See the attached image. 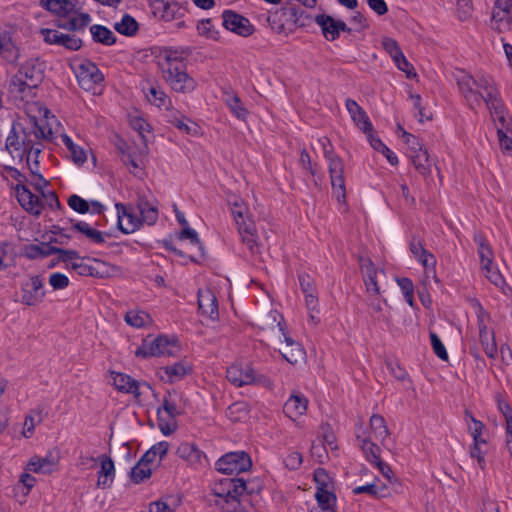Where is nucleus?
<instances>
[{"instance_id":"nucleus-44","label":"nucleus","mask_w":512,"mask_h":512,"mask_svg":"<svg viewBox=\"0 0 512 512\" xmlns=\"http://www.w3.org/2000/svg\"><path fill=\"white\" fill-rule=\"evenodd\" d=\"M224 100L232 113L241 120H245V118L248 115L247 109L243 106L240 98L237 96V94L225 92L224 93Z\"/></svg>"},{"instance_id":"nucleus-22","label":"nucleus","mask_w":512,"mask_h":512,"mask_svg":"<svg viewBox=\"0 0 512 512\" xmlns=\"http://www.w3.org/2000/svg\"><path fill=\"white\" fill-rule=\"evenodd\" d=\"M58 462V456L53 452H48L45 457H32L27 468L34 473L50 474L56 469Z\"/></svg>"},{"instance_id":"nucleus-19","label":"nucleus","mask_w":512,"mask_h":512,"mask_svg":"<svg viewBox=\"0 0 512 512\" xmlns=\"http://www.w3.org/2000/svg\"><path fill=\"white\" fill-rule=\"evenodd\" d=\"M360 265L367 293L371 296H379L380 287L378 284V276L384 275V271L377 270L370 259L360 258Z\"/></svg>"},{"instance_id":"nucleus-48","label":"nucleus","mask_w":512,"mask_h":512,"mask_svg":"<svg viewBox=\"0 0 512 512\" xmlns=\"http://www.w3.org/2000/svg\"><path fill=\"white\" fill-rule=\"evenodd\" d=\"M249 412V405L244 401H238L227 408V416L233 422L245 419Z\"/></svg>"},{"instance_id":"nucleus-31","label":"nucleus","mask_w":512,"mask_h":512,"mask_svg":"<svg viewBox=\"0 0 512 512\" xmlns=\"http://www.w3.org/2000/svg\"><path fill=\"white\" fill-rule=\"evenodd\" d=\"M491 27L499 33H504L512 28V11L494 8L491 17Z\"/></svg>"},{"instance_id":"nucleus-52","label":"nucleus","mask_w":512,"mask_h":512,"mask_svg":"<svg viewBox=\"0 0 512 512\" xmlns=\"http://www.w3.org/2000/svg\"><path fill=\"white\" fill-rule=\"evenodd\" d=\"M152 474V469L149 464L145 463L142 460H139L138 463L131 470V479L134 483H140L146 479H148Z\"/></svg>"},{"instance_id":"nucleus-59","label":"nucleus","mask_w":512,"mask_h":512,"mask_svg":"<svg viewBox=\"0 0 512 512\" xmlns=\"http://www.w3.org/2000/svg\"><path fill=\"white\" fill-rule=\"evenodd\" d=\"M237 480V484H242L244 487H245V492H244V495L246 496V499H247V505L249 506V509H250V512H252L253 510V507L250 503V500L248 498L249 495H252L254 493H259L262 489V486L260 484L259 481L257 482H245L243 479L241 478H236Z\"/></svg>"},{"instance_id":"nucleus-24","label":"nucleus","mask_w":512,"mask_h":512,"mask_svg":"<svg viewBox=\"0 0 512 512\" xmlns=\"http://www.w3.org/2000/svg\"><path fill=\"white\" fill-rule=\"evenodd\" d=\"M198 306L203 315L211 319L218 316V303L214 293L206 288L198 291Z\"/></svg>"},{"instance_id":"nucleus-49","label":"nucleus","mask_w":512,"mask_h":512,"mask_svg":"<svg viewBox=\"0 0 512 512\" xmlns=\"http://www.w3.org/2000/svg\"><path fill=\"white\" fill-rule=\"evenodd\" d=\"M138 209L140 211L142 221L148 225L154 224L158 219V211L147 200L140 199L138 202Z\"/></svg>"},{"instance_id":"nucleus-13","label":"nucleus","mask_w":512,"mask_h":512,"mask_svg":"<svg viewBox=\"0 0 512 512\" xmlns=\"http://www.w3.org/2000/svg\"><path fill=\"white\" fill-rule=\"evenodd\" d=\"M253 324L263 331L274 333L276 338L281 335V332H285L284 318L276 310L255 314Z\"/></svg>"},{"instance_id":"nucleus-54","label":"nucleus","mask_w":512,"mask_h":512,"mask_svg":"<svg viewBox=\"0 0 512 512\" xmlns=\"http://www.w3.org/2000/svg\"><path fill=\"white\" fill-rule=\"evenodd\" d=\"M382 46H383L384 50L392 57L395 64L397 62H399L400 57L404 56L397 41L392 38H389V37L383 38Z\"/></svg>"},{"instance_id":"nucleus-2","label":"nucleus","mask_w":512,"mask_h":512,"mask_svg":"<svg viewBox=\"0 0 512 512\" xmlns=\"http://www.w3.org/2000/svg\"><path fill=\"white\" fill-rule=\"evenodd\" d=\"M245 487L236 478H223L214 482L208 502L224 512H250L244 495Z\"/></svg>"},{"instance_id":"nucleus-21","label":"nucleus","mask_w":512,"mask_h":512,"mask_svg":"<svg viewBox=\"0 0 512 512\" xmlns=\"http://www.w3.org/2000/svg\"><path fill=\"white\" fill-rule=\"evenodd\" d=\"M113 385L121 392L133 394L136 399L140 398L141 388L144 387L148 390L151 387L147 383H140L132 379L129 375L123 373H113Z\"/></svg>"},{"instance_id":"nucleus-64","label":"nucleus","mask_w":512,"mask_h":512,"mask_svg":"<svg viewBox=\"0 0 512 512\" xmlns=\"http://www.w3.org/2000/svg\"><path fill=\"white\" fill-rule=\"evenodd\" d=\"M497 134L501 151L512 156V139L504 133L502 128H497Z\"/></svg>"},{"instance_id":"nucleus-43","label":"nucleus","mask_w":512,"mask_h":512,"mask_svg":"<svg viewBox=\"0 0 512 512\" xmlns=\"http://www.w3.org/2000/svg\"><path fill=\"white\" fill-rule=\"evenodd\" d=\"M353 493L356 495L368 493L377 498H385L391 495L388 487L385 484L378 485L376 482H372L370 484L363 486H358L353 489Z\"/></svg>"},{"instance_id":"nucleus-39","label":"nucleus","mask_w":512,"mask_h":512,"mask_svg":"<svg viewBox=\"0 0 512 512\" xmlns=\"http://www.w3.org/2000/svg\"><path fill=\"white\" fill-rule=\"evenodd\" d=\"M54 254V246L50 243L29 244L24 247V255L29 259L44 258Z\"/></svg>"},{"instance_id":"nucleus-29","label":"nucleus","mask_w":512,"mask_h":512,"mask_svg":"<svg viewBox=\"0 0 512 512\" xmlns=\"http://www.w3.org/2000/svg\"><path fill=\"white\" fill-rule=\"evenodd\" d=\"M191 371V367L183 362L165 366L159 369L158 375L163 381L174 383L182 379Z\"/></svg>"},{"instance_id":"nucleus-25","label":"nucleus","mask_w":512,"mask_h":512,"mask_svg":"<svg viewBox=\"0 0 512 512\" xmlns=\"http://www.w3.org/2000/svg\"><path fill=\"white\" fill-rule=\"evenodd\" d=\"M116 209L118 213V227L123 233H133L140 227L141 220L132 213H129L123 204L117 203Z\"/></svg>"},{"instance_id":"nucleus-10","label":"nucleus","mask_w":512,"mask_h":512,"mask_svg":"<svg viewBox=\"0 0 512 512\" xmlns=\"http://www.w3.org/2000/svg\"><path fill=\"white\" fill-rule=\"evenodd\" d=\"M252 466L249 455L243 451L229 452L216 462V469L224 474L245 472Z\"/></svg>"},{"instance_id":"nucleus-33","label":"nucleus","mask_w":512,"mask_h":512,"mask_svg":"<svg viewBox=\"0 0 512 512\" xmlns=\"http://www.w3.org/2000/svg\"><path fill=\"white\" fill-rule=\"evenodd\" d=\"M357 441L367 461L375 464L381 460V449L371 441L369 436L358 434Z\"/></svg>"},{"instance_id":"nucleus-8","label":"nucleus","mask_w":512,"mask_h":512,"mask_svg":"<svg viewBox=\"0 0 512 512\" xmlns=\"http://www.w3.org/2000/svg\"><path fill=\"white\" fill-rule=\"evenodd\" d=\"M75 76L79 86L85 91L98 93L97 90L104 81L99 68L89 60H83L74 67Z\"/></svg>"},{"instance_id":"nucleus-30","label":"nucleus","mask_w":512,"mask_h":512,"mask_svg":"<svg viewBox=\"0 0 512 512\" xmlns=\"http://www.w3.org/2000/svg\"><path fill=\"white\" fill-rule=\"evenodd\" d=\"M40 5L60 17H70L75 12V5L70 0H41Z\"/></svg>"},{"instance_id":"nucleus-14","label":"nucleus","mask_w":512,"mask_h":512,"mask_svg":"<svg viewBox=\"0 0 512 512\" xmlns=\"http://www.w3.org/2000/svg\"><path fill=\"white\" fill-rule=\"evenodd\" d=\"M222 24L227 30L242 37H248L255 31L249 19L232 10L222 13Z\"/></svg>"},{"instance_id":"nucleus-4","label":"nucleus","mask_w":512,"mask_h":512,"mask_svg":"<svg viewBox=\"0 0 512 512\" xmlns=\"http://www.w3.org/2000/svg\"><path fill=\"white\" fill-rule=\"evenodd\" d=\"M230 206L242 243L248 247L252 254L258 253L260 249L259 237L248 207L240 199L230 202Z\"/></svg>"},{"instance_id":"nucleus-58","label":"nucleus","mask_w":512,"mask_h":512,"mask_svg":"<svg viewBox=\"0 0 512 512\" xmlns=\"http://www.w3.org/2000/svg\"><path fill=\"white\" fill-rule=\"evenodd\" d=\"M398 285L400 286L402 292L404 293L405 300L410 306L414 304L413 291L414 286L412 281L409 278L403 277L397 279Z\"/></svg>"},{"instance_id":"nucleus-45","label":"nucleus","mask_w":512,"mask_h":512,"mask_svg":"<svg viewBox=\"0 0 512 512\" xmlns=\"http://www.w3.org/2000/svg\"><path fill=\"white\" fill-rule=\"evenodd\" d=\"M90 21L91 17L89 14L80 13L77 16H71L68 22H60L58 26L69 31H79L84 29Z\"/></svg>"},{"instance_id":"nucleus-47","label":"nucleus","mask_w":512,"mask_h":512,"mask_svg":"<svg viewBox=\"0 0 512 512\" xmlns=\"http://www.w3.org/2000/svg\"><path fill=\"white\" fill-rule=\"evenodd\" d=\"M114 29L122 35L134 36L138 31V23L132 16L126 14L114 25Z\"/></svg>"},{"instance_id":"nucleus-5","label":"nucleus","mask_w":512,"mask_h":512,"mask_svg":"<svg viewBox=\"0 0 512 512\" xmlns=\"http://www.w3.org/2000/svg\"><path fill=\"white\" fill-rule=\"evenodd\" d=\"M184 408L185 401L181 393L176 390L166 393L157 410L158 426L164 435H170L176 430V417L184 412Z\"/></svg>"},{"instance_id":"nucleus-9","label":"nucleus","mask_w":512,"mask_h":512,"mask_svg":"<svg viewBox=\"0 0 512 512\" xmlns=\"http://www.w3.org/2000/svg\"><path fill=\"white\" fill-rule=\"evenodd\" d=\"M177 341L170 340L166 336H159L151 341L145 340L136 350L135 354L139 357H160L172 356L179 351Z\"/></svg>"},{"instance_id":"nucleus-60","label":"nucleus","mask_w":512,"mask_h":512,"mask_svg":"<svg viewBox=\"0 0 512 512\" xmlns=\"http://www.w3.org/2000/svg\"><path fill=\"white\" fill-rule=\"evenodd\" d=\"M68 205L71 209L81 214H85L89 211L88 202L76 194L69 197Z\"/></svg>"},{"instance_id":"nucleus-63","label":"nucleus","mask_w":512,"mask_h":512,"mask_svg":"<svg viewBox=\"0 0 512 512\" xmlns=\"http://www.w3.org/2000/svg\"><path fill=\"white\" fill-rule=\"evenodd\" d=\"M468 427L474 442L486 443V440L481 437L482 431L485 427L481 421L477 420L476 418H472L471 425H469Z\"/></svg>"},{"instance_id":"nucleus-16","label":"nucleus","mask_w":512,"mask_h":512,"mask_svg":"<svg viewBox=\"0 0 512 512\" xmlns=\"http://www.w3.org/2000/svg\"><path fill=\"white\" fill-rule=\"evenodd\" d=\"M40 34L46 43L61 46L69 51H77L82 46V40L75 35L65 34L56 29H41Z\"/></svg>"},{"instance_id":"nucleus-32","label":"nucleus","mask_w":512,"mask_h":512,"mask_svg":"<svg viewBox=\"0 0 512 512\" xmlns=\"http://www.w3.org/2000/svg\"><path fill=\"white\" fill-rule=\"evenodd\" d=\"M410 251L413 256L426 268H434L436 259L427 251L420 240L415 237L410 242Z\"/></svg>"},{"instance_id":"nucleus-6","label":"nucleus","mask_w":512,"mask_h":512,"mask_svg":"<svg viewBox=\"0 0 512 512\" xmlns=\"http://www.w3.org/2000/svg\"><path fill=\"white\" fill-rule=\"evenodd\" d=\"M43 80V72L40 65L34 60L23 64L12 77L10 87L13 92L20 93L22 97H33L34 90Z\"/></svg>"},{"instance_id":"nucleus-56","label":"nucleus","mask_w":512,"mask_h":512,"mask_svg":"<svg viewBox=\"0 0 512 512\" xmlns=\"http://www.w3.org/2000/svg\"><path fill=\"white\" fill-rule=\"evenodd\" d=\"M170 122L173 125H175L179 130L185 132L188 135H197L199 133V126L191 120L185 122V118H175L173 120H170Z\"/></svg>"},{"instance_id":"nucleus-11","label":"nucleus","mask_w":512,"mask_h":512,"mask_svg":"<svg viewBox=\"0 0 512 512\" xmlns=\"http://www.w3.org/2000/svg\"><path fill=\"white\" fill-rule=\"evenodd\" d=\"M93 264H86L81 261L71 263V268L82 276H93L97 278H107L120 273V268L115 265H109L106 262L96 258L92 259Z\"/></svg>"},{"instance_id":"nucleus-12","label":"nucleus","mask_w":512,"mask_h":512,"mask_svg":"<svg viewBox=\"0 0 512 512\" xmlns=\"http://www.w3.org/2000/svg\"><path fill=\"white\" fill-rule=\"evenodd\" d=\"M276 339L278 340V350L287 362L295 365L305 361L306 352L304 348L286 332H281V335Z\"/></svg>"},{"instance_id":"nucleus-37","label":"nucleus","mask_w":512,"mask_h":512,"mask_svg":"<svg viewBox=\"0 0 512 512\" xmlns=\"http://www.w3.org/2000/svg\"><path fill=\"white\" fill-rule=\"evenodd\" d=\"M369 424L370 430L374 435L375 439L379 440L380 442L383 443L390 435L386 421L382 415L373 414L370 417Z\"/></svg>"},{"instance_id":"nucleus-28","label":"nucleus","mask_w":512,"mask_h":512,"mask_svg":"<svg viewBox=\"0 0 512 512\" xmlns=\"http://www.w3.org/2000/svg\"><path fill=\"white\" fill-rule=\"evenodd\" d=\"M177 455L188 463V465L196 468L203 464L205 456L202 452L191 443H182L178 446Z\"/></svg>"},{"instance_id":"nucleus-26","label":"nucleus","mask_w":512,"mask_h":512,"mask_svg":"<svg viewBox=\"0 0 512 512\" xmlns=\"http://www.w3.org/2000/svg\"><path fill=\"white\" fill-rule=\"evenodd\" d=\"M307 406V398L300 394H292L285 402L283 411L287 417L296 420L306 412Z\"/></svg>"},{"instance_id":"nucleus-61","label":"nucleus","mask_w":512,"mask_h":512,"mask_svg":"<svg viewBox=\"0 0 512 512\" xmlns=\"http://www.w3.org/2000/svg\"><path fill=\"white\" fill-rule=\"evenodd\" d=\"M101 468L98 472V475L101 476H109L111 478H114L115 475V466L113 460L106 455H101L99 458Z\"/></svg>"},{"instance_id":"nucleus-55","label":"nucleus","mask_w":512,"mask_h":512,"mask_svg":"<svg viewBox=\"0 0 512 512\" xmlns=\"http://www.w3.org/2000/svg\"><path fill=\"white\" fill-rule=\"evenodd\" d=\"M179 238L181 240L189 239L191 244L198 248L199 255L203 256L204 249H203L200 239L198 238V234L195 230L191 229L188 225L184 226L183 230L179 234Z\"/></svg>"},{"instance_id":"nucleus-38","label":"nucleus","mask_w":512,"mask_h":512,"mask_svg":"<svg viewBox=\"0 0 512 512\" xmlns=\"http://www.w3.org/2000/svg\"><path fill=\"white\" fill-rule=\"evenodd\" d=\"M479 340L485 354L489 358H495L497 354V344L495 341L494 332L488 330L487 327H481L479 329Z\"/></svg>"},{"instance_id":"nucleus-35","label":"nucleus","mask_w":512,"mask_h":512,"mask_svg":"<svg viewBox=\"0 0 512 512\" xmlns=\"http://www.w3.org/2000/svg\"><path fill=\"white\" fill-rule=\"evenodd\" d=\"M141 140L143 142V147L136 151L134 148L130 146V149L126 152L124 156H122L123 163L128 166H132V168L137 169L143 165L142 157H145L148 154V146L146 139L143 135H141Z\"/></svg>"},{"instance_id":"nucleus-17","label":"nucleus","mask_w":512,"mask_h":512,"mask_svg":"<svg viewBox=\"0 0 512 512\" xmlns=\"http://www.w3.org/2000/svg\"><path fill=\"white\" fill-rule=\"evenodd\" d=\"M226 377L236 387L251 385L257 382L254 370L248 365L232 364L227 368Z\"/></svg>"},{"instance_id":"nucleus-27","label":"nucleus","mask_w":512,"mask_h":512,"mask_svg":"<svg viewBox=\"0 0 512 512\" xmlns=\"http://www.w3.org/2000/svg\"><path fill=\"white\" fill-rule=\"evenodd\" d=\"M345 105L356 126L363 132H369L372 129V123L367 113L352 99H347Z\"/></svg>"},{"instance_id":"nucleus-62","label":"nucleus","mask_w":512,"mask_h":512,"mask_svg":"<svg viewBox=\"0 0 512 512\" xmlns=\"http://www.w3.org/2000/svg\"><path fill=\"white\" fill-rule=\"evenodd\" d=\"M49 284L54 290H62L68 287L69 278L59 272L52 273L49 277Z\"/></svg>"},{"instance_id":"nucleus-50","label":"nucleus","mask_w":512,"mask_h":512,"mask_svg":"<svg viewBox=\"0 0 512 512\" xmlns=\"http://www.w3.org/2000/svg\"><path fill=\"white\" fill-rule=\"evenodd\" d=\"M72 229H75L78 232L84 234L88 239L95 243L104 242L103 234L100 231L90 227L89 224L86 222H77L72 226Z\"/></svg>"},{"instance_id":"nucleus-15","label":"nucleus","mask_w":512,"mask_h":512,"mask_svg":"<svg viewBox=\"0 0 512 512\" xmlns=\"http://www.w3.org/2000/svg\"><path fill=\"white\" fill-rule=\"evenodd\" d=\"M21 302L27 306H35L41 303L45 297L44 283L40 276H32L21 287Z\"/></svg>"},{"instance_id":"nucleus-53","label":"nucleus","mask_w":512,"mask_h":512,"mask_svg":"<svg viewBox=\"0 0 512 512\" xmlns=\"http://www.w3.org/2000/svg\"><path fill=\"white\" fill-rule=\"evenodd\" d=\"M315 496L320 509L334 507L336 503L335 495L328 491L325 487L318 486Z\"/></svg>"},{"instance_id":"nucleus-41","label":"nucleus","mask_w":512,"mask_h":512,"mask_svg":"<svg viewBox=\"0 0 512 512\" xmlns=\"http://www.w3.org/2000/svg\"><path fill=\"white\" fill-rule=\"evenodd\" d=\"M475 241L478 244L480 262L484 271L490 272V266L493 264V253L483 236H476Z\"/></svg>"},{"instance_id":"nucleus-34","label":"nucleus","mask_w":512,"mask_h":512,"mask_svg":"<svg viewBox=\"0 0 512 512\" xmlns=\"http://www.w3.org/2000/svg\"><path fill=\"white\" fill-rule=\"evenodd\" d=\"M24 129L21 131H17L15 125L12 126V130L6 139V149L13 155V157H18L20 159L24 156V146L22 144V138L24 134L22 133Z\"/></svg>"},{"instance_id":"nucleus-51","label":"nucleus","mask_w":512,"mask_h":512,"mask_svg":"<svg viewBox=\"0 0 512 512\" xmlns=\"http://www.w3.org/2000/svg\"><path fill=\"white\" fill-rule=\"evenodd\" d=\"M147 99L151 104L157 106L158 108H164L168 110L171 105V102L168 99L166 93L162 90L156 89L155 87H151L149 89Z\"/></svg>"},{"instance_id":"nucleus-42","label":"nucleus","mask_w":512,"mask_h":512,"mask_svg":"<svg viewBox=\"0 0 512 512\" xmlns=\"http://www.w3.org/2000/svg\"><path fill=\"white\" fill-rule=\"evenodd\" d=\"M92 38L95 42L102 43L104 45H113L116 42V37L113 32L102 25H92L90 27Z\"/></svg>"},{"instance_id":"nucleus-20","label":"nucleus","mask_w":512,"mask_h":512,"mask_svg":"<svg viewBox=\"0 0 512 512\" xmlns=\"http://www.w3.org/2000/svg\"><path fill=\"white\" fill-rule=\"evenodd\" d=\"M16 196L19 204L24 208L28 213L32 215H40L43 205L40 201L39 197L33 194L25 185L17 184L16 185Z\"/></svg>"},{"instance_id":"nucleus-23","label":"nucleus","mask_w":512,"mask_h":512,"mask_svg":"<svg viewBox=\"0 0 512 512\" xmlns=\"http://www.w3.org/2000/svg\"><path fill=\"white\" fill-rule=\"evenodd\" d=\"M488 103L486 107L489 109L494 121H498L501 124L500 128L508 126V120L505 115L504 105L501 100L499 90H494L490 87V93L487 95Z\"/></svg>"},{"instance_id":"nucleus-46","label":"nucleus","mask_w":512,"mask_h":512,"mask_svg":"<svg viewBox=\"0 0 512 512\" xmlns=\"http://www.w3.org/2000/svg\"><path fill=\"white\" fill-rule=\"evenodd\" d=\"M125 322L134 327L142 328L151 322V318L148 313L142 310H130L125 314Z\"/></svg>"},{"instance_id":"nucleus-3","label":"nucleus","mask_w":512,"mask_h":512,"mask_svg":"<svg viewBox=\"0 0 512 512\" xmlns=\"http://www.w3.org/2000/svg\"><path fill=\"white\" fill-rule=\"evenodd\" d=\"M456 82L461 95L464 97L471 109H476L488 103L487 95L490 87L498 90L495 81L488 75H477L476 77L465 71H459L456 75Z\"/></svg>"},{"instance_id":"nucleus-7","label":"nucleus","mask_w":512,"mask_h":512,"mask_svg":"<svg viewBox=\"0 0 512 512\" xmlns=\"http://www.w3.org/2000/svg\"><path fill=\"white\" fill-rule=\"evenodd\" d=\"M318 141L323 146L324 156L328 161L333 193L339 202H344L346 198L344 163L341 158L333 154L332 150L327 149V145H330V140L327 137H323Z\"/></svg>"},{"instance_id":"nucleus-18","label":"nucleus","mask_w":512,"mask_h":512,"mask_svg":"<svg viewBox=\"0 0 512 512\" xmlns=\"http://www.w3.org/2000/svg\"><path fill=\"white\" fill-rule=\"evenodd\" d=\"M315 21L321 27L324 37L329 41L336 40L341 31H351L344 21L336 20L326 14L317 15Z\"/></svg>"},{"instance_id":"nucleus-36","label":"nucleus","mask_w":512,"mask_h":512,"mask_svg":"<svg viewBox=\"0 0 512 512\" xmlns=\"http://www.w3.org/2000/svg\"><path fill=\"white\" fill-rule=\"evenodd\" d=\"M24 137L22 138V144L24 146V154H27V163L34 161V165L37 168L39 165L38 157L42 151V144L31 138V133H27L25 130L22 131Z\"/></svg>"},{"instance_id":"nucleus-40","label":"nucleus","mask_w":512,"mask_h":512,"mask_svg":"<svg viewBox=\"0 0 512 512\" xmlns=\"http://www.w3.org/2000/svg\"><path fill=\"white\" fill-rule=\"evenodd\" d=\"M412 163L414 168L424 177L428 178L431 175V162L427 150L420 151L416 154H411Z\"/></svg>"},{"instance_id":"nucleus-1","label":"nucleus","mask_w":512,"mask_h":512,"mask_svg":"<svg viewBox=\"0 0 512 512\" xmlns=\"http://www.w3.org/2000/svg\"><path fill=\"white\" fill-rule=\"evenodd\" d=\"M158 67L163 80L178 93H191L197 83L187 72L184 58L177 50L166 49L158 57Z\"/></svg>"},{"instance_id":"nucleus-57","label":"nucleus","mask_w":512,"mask_h":512,"mask_svg":"<svg viewBox=\"0 0 512 512\" xmlns=\"http://www.w3.org/2000/svg\"><path fill=\"white\" fill-rule=\"evenodd\" d=\"M0 56L8 62L14 63L18 58V49L10 40L5 38Z\"/></svg>"}]
</instances>
